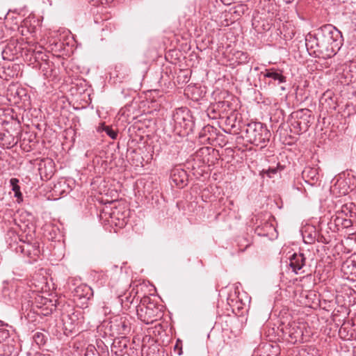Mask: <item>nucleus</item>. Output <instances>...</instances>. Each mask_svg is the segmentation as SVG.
<instances>
[{"label":"nucleus","instance_id":"nucleus-37","mask_svg":"<svg viewBox=\"0 0 356 356\" xmlns=\"http://www.w3.org/2000/svg\"><path fill=\"white\" fill-rule=\"evenodd\" d=\"M281 89H282V90H285V88H284V87H283V86H281Z\"/></svg>","mask_w":356,"mask_h":356},{"label":"nucleus","instance_id":"nucleus-21","mask_svg":"<svg viewBox=\"0 0 356 356\" xmlns=\"http://www.w3.org/2000/svg\"><path fill=\"white\" fill-rule=\"evenodd\" d=\"M33 339L34 341L39 346L43 345L46 342V337L42 332H35L33 336Z\"/></svg>","mask_w":356,"mask_h":356},{"label":"nucleus","instance_id":"nucleus-36","mask_svg":"<svg viewBox=\"0 0 356 356\" xmlns=\"http://www.w3.org/2000/svg\"><path fill=\"white\" fill-rule=\"evenodd\" d=\"M328 95V92L324 93V97H326Z\"/></svg>","mask_w":356,"mask_h":356},{"label":"nucleus","instance_id":"nucleus-28","mask_svg":"<svg viewBox=\"0 0 356 356\" xmlns=\"http://www.w3.org/2000/svg\"><path fill=\"white\" fill-rule=\"evenodd\" d=\"M33 56H34V58L35 60H38V59L41 60H45L44 57H47L46 55H44L41 51H35L33 50Z\"/></svg>","mask_w":356,"mask_h":356},{"label":"nucleus","instance_id":"nucleus-27","mask_svg":"<svg viewBox=\"0 0 356 356\" xmlns=\"http://www.w3.org/2000/svg\"><path fill=\"white\" fill-rule=\"evenodd\" d=\"M353 225V222L348 217H343L341 220V227L343 228H348Z\"/></svg>","mask_w":356,"mask_h":356},{"label":"nucleus","instance_id":"nucleus-22","mask_svg":"<svg viewBox=\"0 0 356 356\" xmlns=\"http://www.w3.org/2000/svg\"><path fill=\"white\" fill-rule=\"evenodd\" d=\"M250 245L251 243L245 238H239L238 241V245L241 252L245 251Z\"/></svg>","mask_w":356,"mask_h":356},{"label":"nucleus","instance_id":"nucleus-23","mask_svg":"<svg viewBox=\"0 0 356 356\" xmlns=\"http://www.w3.org/2000/svg\"><path fill=\"white\" fill-rule=\"evenodd\" d=\"M103 130L106 133V134L112 139H115L118 136V133L115 130L113 129L109 126H105Z\"/></svg>","mask_w":356,"mask_h":356},{"label":"nucleus","instance_id":"nucleus-35","mask_svg":"<svg viewBox=\"0 0 356 356\" xmlns=\"http://www.w3.org/2000/svg\"><path fill=\"white\" fill-rule=\"evenodd\" d=\"M115 218V213H113L111 216V218Z\"/></svg>","mask_w":356,"mask_h":356},{"label":"nucleus","instance_id":"nucleus-19","mask_svg":"<svg viewBox=\"0 0 356 356\" xmlns=\"http://www.w3.org/2000/svg\"><path fill=\"white\" fill-rule=\"evenodd\" d=\"M354 205L355 204L352 202L343 204L340 210L337 211V214L342 216L343 217H347L349 213H351V210L354 209Z\"/></svg>","mask_w":356,"mask_h":356},{"label":"nucleus","instance_id":"nucleus-3","mask_svg":"<svg viewBox=\"0 0 356 356\" xmlns=\"http://www.w3.org/2000/svg\"><path fill=\"white\" fill-rule=\"evenodd\" d=\"M312 111L307 108L299 109L290 115L291 129L296 134L307 131L309 127Z\"/></svg>","mask_w":356,"mask_h":356},{"label":"nucleus","instance_id":"nucleus-34","mask_svg":"<svg viewBox=\"0 0 356 356\" xmlns=\"http://www.w3.org/2000/svg\"><path fill=\"white\" fill-rule=\"evenodd\" d=\"M15 120H17L18 124H20V121L17 118H15Z\"/></svg>","mask_w":356,"mask_h":356},{"label":"nucleus","instance_id":"nucleus-38","mask_svg":"<svg viewBox=\"0 0 356 356\" xmlns=\"http://www.w3.org/2000/svg\"><path fill=\"white\" fill-rule=\"evenodd\" d=\"M3 325L2 322L0 321V327Z\"/></svg>","mask_w":356,"mask_h":356},{"label":"nucleus","instance_id":"nucleus-13","mask_svg":"<svg viewBox=\"0 0 356 356\" xmlns=\"http://www.w3.org/2000/svg\"><path fill=\"white\" fill-rule=\"evenodd\" d=\"M129 339L125 337L115 339L111 345V353L115 356H123L127 348Z\"/></svg>","mask_w":356,"mask_h":356},{"label":"nucleus","instance_id":"nucleus-6","mask_svg":"<svg viewBox=\"0 0 356 356\" xmlns=\"http://www.w3.org/2000/svg\"><path fill=\"white\" fill-rule=\"evenodd\" d=\"M19 284L15 281H3L0 283V296L6 301L16 300L19 293Z\"/></svg>","mask_w":356,"mask_h":356},{"label":"nucleus","instance_id":"nucleus-11","mask_svg":"<svg viewBox=\"0 0 356 356\" xmlns=\"http://www.w3.org/2000/svg\"><path fill=\"white\" fill-rule=\"evenodd\" d=\"M170 178L172 181L179 188H184L188 183V175L182 168H174L171 171Z\"/></svg>","mask_w":356,"mask_h":356},{"label":"nucleus","instance_id":"nucleus-20","mask_svg":"<svg viewBox=\"0 0 356 356\" xmlns=\"http://www.w3.org/2000/svg\"><path fill=\"white\" fill-rule=\"evenodd\" d=\"M19 180L17 178H12L10 180V186H12V190L15 193V197L17 198H21L22 195L20 191V187L18 185Z\"/></svg>","mask_w":356,"mask_h":356},{"label":"nucleus","instance_id":"nucleus-10","mask_svg":"<svg viewBox=\"0 0 356 356\" xmlns=\"http://www.w3.org/2000/svg\"><path fill=\"white\" fill-rule=\"evenodd\" d=\"M302 177L307 184L316 185L319 180L318 168L306 166L302 172Z\"/></svg>","mask_w":356,"mask_h":356},{"label":"nucleus","instance_id":"nucleus-33","mask_svg":"<svg viewBox=\"0 0 356 356\" xmlns=\"http://www.w3.org/2000/svg\"><path fill=\"white\" fill-rule=\"evenodd\" d=\"M125 223H126V222H124V220H122V223L119 222V225L122 226V225H123L124 224H125Z\"/></svg>","mask_w":356,"mask_h":356},{"label":"nucleus","instance_id":"nucleus-18","mask_svg":"<svg viewBox=\"0 0 356 356\" xmlns=\"http://www.w3.org/2000/svg\"><path fill=\"white\" fill-rule=\"evenodd\" d=\"M46 305L43 308H40V312H37L38 314L43 316H48L51 314L53 311H54L56 308V302L53 300H45Z\"/></svg>","mask_w":356,"mask_h":356},{"label":"nucleus","instance_id":"nucleus-1","mask_svg":"<svg viewBox=\"0 0 356 356\" xmlns=\"http://www.w3.org/2000/svg\"><path fill=\"white\" fill-rule=\"evenodd\" d=\"M342 40L341 32L332 24H327L317 29L315 34L309 33L305 38V45L309 54L327 59L336 54Z\"/></svg>","mask_w":356,"mask_h":356},{"label":"nucleus","instance_id":"nucleus-25","mask_svg":"<svg viewBox=\"0 0 356 356\" xmlns=\"http://www.w3.org/2000/svg\"><path fill=\"white\" fill-rule=\"evenodd\" d=\"M45 300H51L47 298H44V297H39V298L36 301L37 307L38 309L43 308L45 305H46L47 302Z\"/></svg>","mask_w":356,"mask_h":356},{"label":"nucleus","instance_id":"nucleus-2","mask_svg":"<svg viewBox=\"0 0 356 356\" xmlns=\"http://www.w3.org/2000/svg\"><path fill=\"white\" fill-rule=\"evenodd\" d=\"M270 136V131L264 124L251 122L246 126L244 138L248 143L264 148L269 142Z\"/></svg>","mask_w":356,"mask_h":356},{"label":"nucleus","instance_id":"nucleus-26","mask_svg":"<svg viewBox=\"0 0 356 356\" xmlns=\"http://www.w3.org/2000/svg\"><path fill=\"white\" fill-rule=\"evenodd\" d=\"M174 350L175 352H177L178 355H182V353H183V352H182V341L181 340H179V339L177 340V342L174 347Z\"/></svg>","mask_w":356,"mask_h":356},{"label":"nucleus","instance_id":"nucleus-30","mask_svg":"<svg viewBox=\"0 0 356 356\" xmlns=\"http://www.w3.org/2000/svg\"><path fill=\"white\" fill-rule=\"evenodd\" d=\"M350 220L355 223L356 222V205H354V209L351 210V213L347 216Z\"/></svg>","mask_w":356,"mask_h":356},{"label":"nucleus","instance_id":"nucleus-14","mask_svg":"<svg viewBox=\"0 0 356 356\" xmlns=\"http://www.w3.org/2000/svg\"><path fill=\"white\" fill-rule=\"evenodd\" d=\"M305 257L303 253H294L290 258L289 266L296 274L305 265Z\"/></svg>","mask_w":356,"mask_h":356},{"label":"nucleus","instance_id":"nucleus-16","mask_svg":"<svg viewBox=\"0 0 356 356\" xmlns=\"http://www.w3.org/2000/svg\"><path fill=\"white\" fill-rule=\"evenodd\" d=\"M288 334L291 342L295 343L302 339L303 330L300 326L296 324L291 325L288 328Z\"/></svg>","mask_w":356,"mask_h":356},{"label":"nucleus","instance_id":"nucleus-29","mask_svg":"<svg viewBox=\"0 0 356 356\" xmlns=\"http://www.w3.org/2000/svg\"><path fill=\"white\" fill-rule=\"evenodd\" d=\"M263 172L266 174L268 177L272 178L277 172V168H270L266 171L263 170Z\"/></svg>","mask_w":356,"mask_h":356},{"label":"nucleus","instance_id":"nucleus-17","mask_svg":"<svg viewBox=\"0 0 356 356\" xmlns=\"http://www.w3.org/2000/svg\"><path fill=\"white\" fill-rule=\"evenodd\" d=\"M232 59L238 64H246L250 60V56L247 52L235 50L232 53Z\"/></svg>","mask_w":356,"mask_h":356},{"label":"nucleus","instance_id":"nucleus-9","mask_svg":"<svg viewBox=\"0 0 356 356\" xmlns=\"http://www.w3.org/2000/svg\"><path fill=\"white\" fill-rule=\"evenodd\" d=\"M157 309L154 305H140L137 308L138 317L145 323H152L156 318Z\"/></svg>","mask_w":356,"mask_h":356},{"label":"nucleus","instance_id":"nucleus-8","mask_svg":"<svg viewBox=\"0 0 356 356\" xmlns=\"http://www.w3.org/2000/svg\"><path fill=\"white\" fill-rule=\"evenodd\" d=\"M341 270L346 279L356 280V253L350 255L342 263Z\"/></svg>","mask_w":356,"mask_h":356},{"label":"nucleus","instance_id":"nucleus-31","mask_svg":"<svg viewBox=\"0 0 356 356\" xmlns=\"http://www.w3.org/2000/svg\"><path fill=\"white\" fill-rule=\"evenodd\" d=\"M341 220H343V216H340L339 214H337L335 218L334 219V222L336 225H337V226L341 225Z\"/></svg>","mask_w":356,"mask_h":356},{"label":"nucleus","instance_id":"nucleus-5","mask_svg":"<svg viewBox=\"0 0 356 356\" xmlns=\"http://www.w3.org/2000/svg\"><path fill=\"white\" fill-rule=\"evenodd\" d=\"M15 250L29 258L31 263L37 261L40 255V244L38 241H22L21 244L17 245Z\"/></svg>","mask_w":356,"mask_h":356},{"label":"nucleus","instance_id":"nucleus-24","mask_svg":"<svg viewBox=\"0 0 356 356\" xmlns=\"http://www.w3.org/2000/svg\"><path fill=\"white\" fill-rule=\"evenodd\" d=\"M85 356H100L99 353L94 346H90L87 348Z\"/></svg>","mask_w":356,"mask_h":356},{"label":"nucleus","instance_id":"nucleus-4","mask_svg":"<svg viewBox=\"0 0 356 356\" xmlns=\"http://www.w3.org/2000/svg\"><path fill=\"white\" fill-rule=\"evenodd\" d=\"M175 129L180 134H188L192 130L193 122L187 108H177L172 114Z\"/></svg>","mask_w":356,"mask_h":356},{"label":"nucleus","instance_id":"nucleus-32","mask_svg":"<svg viewBox=\"0 0 356 356\" xmlns=\"http://www.w3.org/2000/svg\"><path fill=\"white\" fill-rule=\"evenodd\" d=\"M113 0H97V2H99L102 4H108L111 3Z\"/></svg>","mask_w":356,"mask_h":356},{"label":"nucleus","instance_id":"nucleus-15","mask_svg":"<svg viewBox=\"0 0 356 356\" xmlns=\"http://www.w3.org/2000/svg\"><path fill=\"white\" fill-rule=\"evenodd\" d=\"M74 296L80 300H89L93 296V291L89 286L81 284L75 288Z\"/></svg>","mask_w":356,"mask_h":356},{"label":"nucleus","instance_id":"nucleus-12","mask_svg":"<svg viewBox=\"0 0 356 356\" xmlns=\"http://www.w3.org/2000/svg\"><path fill=\"white\" fill-rule=\"evenodd\" d=\"M264 77L270 79L268 85L278 86L286 81V78L282 74V72L274 68L266 70Z\"/></svg>","mask_w":356,"mask_h":356},{"label":"nucleus","instance_id":"nucleus-7","mask_svg":"<svg viewBox=\"0 0 356 356\" xmlns=\"http://www.w3.org/2000/svg\"><path fill=\"white\" fill-rule=\"evenodd\" d=\"M110 328L113 335H125L130 332L131 323L127 317L118 316L111 321Z\"/></svg>","mask_w":356,"mask_h":356}]
</instances>
